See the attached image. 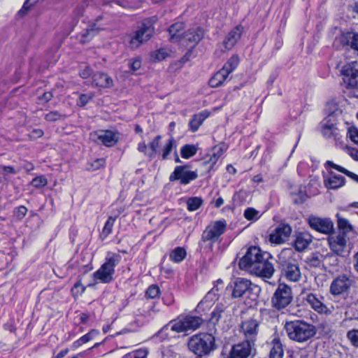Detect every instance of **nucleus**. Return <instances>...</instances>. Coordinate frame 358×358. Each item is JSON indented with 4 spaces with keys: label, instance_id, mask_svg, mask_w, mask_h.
Returning a JSON list of instances; mask_svg holds the SVG:
<instances>
[{
    "label": "nucleus",
    "instance_id": "29",
    "mask_svg": "<svg viewBox=\"0 0 358 358\" xmlns=\"http://www.w3.org/2000/svg\"><path fill=\"white\" fill-rule=\"evenodd\" d=\"M226 150L227 146L224 143L214 146L212 149V153L209 156V159L204 162V164L209 165L210 170L214 169L217 162Z\"/></svg>",
    "mask_w": 358,
    "mask_h": 358
},
{
    "label": "nucleus",
    "instance_id": "25",
    "mask_svg": "<svg viewBox=\"0 0 358 358\" xmlns=\"http://www.w3.org/2000/svg\"><path fill=\"white\" fill-rule=\"evenodd\" d=\"M243 30V27L239 24L228 33L222 43L225 50H231L236 45L240 40Z\"/></svg>",
    "mask_w": 358,
    "mask_h": 358
},
{
    "label": "nucleus",
    "instance_id": "40",
    "mask_svg": "<svg viewBox=\"0 0 358 358\" xmlns=\"http://www.w3.org/2000/svg\"><path fill=\"white\" fill-rule=\"evenodd\" d=\"M226 306L223 303L217 304L210 313L209 322L213 325L216 324L222 317V314L224 312Z\"/></svg>",
    "mask_w": 358,
    "mask_h": 358
},
{
    "label": "nucleus",
    "instance_id": "52",
    "mask_svg": "<svg viewBox=\"0 0 358 358\" xmlns=\"http://www.w3.org/2000/svg\"><path fill=\"white\" fill-rule=\"evenodd\" d=\"M346 336L352 346L358 348V329L348 331Z\"/></svg>",
    "mask_w": 358,
    "mask_h": 358
},
{
    "label": "nucleus",
    "instance_id": "20",
    "mask_svg": "<svg viewBox=\"0 0 358 358\" xmlns=\"http://www.w3.org/2000/svg\"><path fill=\"white\" fill-rule=\"evenodd\" d=\"M292 233V228L287 224H281L276 227L269 235V241L275 245H280L285 242Z\"/></svg>",
    "mask_w": 358,
    "mask_h": 358
},
{
    "label": "nucleus",
    "instance_id": "36",
    "mask_svg": "<svg viewBox=\"0 0 358 358\" xmlns=\"http://www.w3.org/2000/svg\"><path fill=\"white\" fill-rule=\"evenodd\" d=\"M176 150V143L173 136H171L165 143L164 145L158 154L162 160H166L173 150Z\"/></svg>",
    "mask_w": 358,
    "mask_h": 358
},
{
    "label": "nucleus",
    "instance_id": "59",
    "mask_svg": "<svg viewBox=\"0 0 358 358\" xmlns=\"http://www.w3.org/2000/svg\"><path fill=\"white\" fill-rule=\"evenodd\" d=\"M93 71L89 66H85L83 68H81L79 71V75L83 79H87L90 77H92Z\"/></svg>",
    "mask_w": 358,
    "mask_h": 358
},
{
    "label": "nucleus",
    "instance_id": "50",
    "mask_svg": "<svg viewBox=\"0 0 358 358\" xmlns=\"http://www.w3.org/2000/svg\"><path fill=\"white\" fill-rule=\"evenodd\" d=\"M31 185L36 188L43 187L48 184V179L43 175L36 176L30 182Z\"/></svg>",
    "mask_w": 358,
    "mask_h": 358
},
{
    "label": "nucleus",
    "instance_id": "46",
    "mask_svg": "<svg viewBox=\"0 0 358 358\" xmlns=\"http://www.w3.org/2000/svg\"><path fill=\"white\" fill-rule=\"evenodd\" d=\"M239 64V57L237 55H232L224 64L222 69L229 75L238 66Z\"/></svg>",
    "mask_w": 358,
    "mask_h": 358
},
{
    "label": "nucleus",
    "instance_id": "4",
    "mask_svg": "<svg viewBox=\"0 0 358 358\" xmlns=\"http://www.w3.org/2000/svg\"><path fill=\"white\" fill-rule=\"evenodd\" d=\"M324 167L329 173V175L324 176V184L327 189H336L343 187L345 184V179L343 176L337 175L331 169L341 172L350 178L358 183V176L344 167L334 163L331 161H327Z\"/></svg>",
    "mask_w": 358,
    "mask_h": 358
},
{
    "label": "nucleus",
    "instance_id": "60",
    "mask_svg": "<svg viewBox=\"0 0 358 358\" xmlns=\"http://www.w3.org/2000/svg\"><path fill=\"white\" fill-rule=\"evenodd\" d=\"M129 66L131 71L135 72L141 67V59L139 57L131 59L129 63Z\"/></svg>",
    "mask_w": 358,
    "mask_h": 358
},
{
    "label": "nucleus",
    "instance_id": "30",
    "mask_svg": "<svg viewBox=\"0 0 358 358\" xmlns=\"http://www.w3.org/2000/svg\"><path fill=\"white\" fill-rule=\"evenodd\" d=\"M92 83L96 87L108 88L113 86V80L108 74L96 72L92 76Z\"/></svg>",
    "mask_w": 358,
    "mask_h": 358
},
{
    "label": "nucleus",
    "instance_id": "49",
    "mask_svg": "<svg viewBox=\"0 0 358 358\" xmlns=\"http://www.w3.org/2000/svg\"><path fill=\"white\" fill-rule=\"evenodd\" d=\"M160 289L157 285H151L148 287L145 292V296L149 299L159 298L160 295Z\"/></svg>",
    "mask_w": 358,
    "mask_h": 358
},
{
    "label": "nucleus",
    "instance_id": "17",
    "mask_svg": "<svg viewBox=\"0 0 358 358\" xmlns=\"http://www.w3.org/2000/svg\"><path fill=\"white\" fill-rule=\"evenodd\" d=\"M154 34V27L150 24L143 23L130 38V46L136 48L143 42L148 41Z\"/></svg>",
    "mask_w": 358,
    "mask_h": 358
},
{
    "label": "nucleus",
    "instance_id": "34",
    "mask_svg": "<svg viewBox=\"0 0 358 358\" xmlns=\"http://www.w3.org/2000/svg\"><path fill=\"white\" fill-rule=\"evenodd\" d=\"M184 24L182 22H176L173 24L169 28V33L170 35V38L173 42H177L182 39V37L184 34Z\"/></svg>",
    "mask_w": 358,
    "mask_h": 358
},
{
    "label": "nucleus",
    "instance_id": "43",
    "mask_svg": "<svg viewBox=\"0 0 358 358\" xmlns=\"http://www.w3.org/2000/svg\"><path fill=\"white\" fill-rule=\"evenodd\" d=\"M159 312V310L156 308L155 304L153 303L148 306V308L143 310V313H141V316L143 317L145 322H150L152 321L157 314Z\"/></svg>",
    "mask_w": 358,
    "mask_h": 358
},
{
    "label": "nucleus",
    "instance_id": "39",
    "mask_svg": "<svg viewBox=\"0 0 358 358\" xmlns=\"http://www.w3.org/2000/svg\"><path fill=\"white\" fill-rule=\"evenodd\" d=\"M173 324H171V321L165 324L162 328H161L156 334L153 336V339H155L157 341L163 342L164 341L169 340L170 336H169V331L171 330V326Z\"/></svg>",
    "mask_w": 358,
    "mask_h": 358
},
{
    "label": "nucleus",
    "instance_id": "7",
    "mask_svg": "<svg viewBox=\"0 0 358 358\" xmlns=\"http://www.w3.org/2000/svg\"><path fill=\"white\" fill-rule=\"evenodd\" d=\"M226 229L227 222L224 219L216 220L208 224L201 234L199 245L207 242L210 248H212L213 244L219 240L220 237L224 233Z\"/></svg>",
    "mask_w": 358,
    "mask_h": 358
},
{
    "label": "nucleus",
    "instance_id": "58",
    "mask_svg": "<svg viewBox=\"0 0 358 358\" xmlns=\"http://www.w3.org/2000/svg\"><path fill=\"white\" fill-rule=\"evenodd\" d=\"M105 165V159L103 158H99L95 160H94L90 164V167L88 169L91 171H96L99 170L101 167H103Z\"/></svg>",
    "mask_w": 358,
    "mask_h": 358
},
{
    "label": "nucleus",
    "instance_id": "48",
    "mask_svg": "<svg viewBox=\"0 0 358 358\" xmlns=\"http://www.w3.org/2000/svg\"><path fill=\"white\" fill-rule=\"evenodd\" d=\"M262 215L259 210L252 207L247 208L243 213L244 217L252 222L257 221L262 217Z\"/></svg>",
    "mask_w": 358,
    "mask_h": 358
},
{
    "label": "nucleus",
    "instance_id": "44",
    "mask_svg": "<svg viewBox=\"0 0 358 358\" xmlns=\"http://www.w3.org/2000/svg\"><path fill=\"white\" fill-rule=\"evenodd\" d=\"M283 356V350L279 339H273V347L269 353L270 358H282Z\"/></svg>",
    "mask_w": 358,
    "mask_h": 358
},
{
    "label": "nucleus",
    "instance_id": "23",
    "mask_svg": "<svg viewBox=\"0 0 358 358\" xmlns=\"http://www.w3.org/2000/svg\"><path fill=\"white\" fill-rule=\"evenodd\" d=\"M322 134L327 138H332L336 141L341 139V135L339 129L331 120L324 119L321 122Z\"/></svg>",
    "mask_w": 358,
    "mask_h": 358
},
{
    "label": "nucleus",
    "instance_id": "31",
    "mask_svg": "<svg viewBox=\"0 0 358 358\" xmlns=\"http://www.w3.org/2000/svg\"><path fill=\"white\" fill-rule=\"evenodd\" d=\"M203 29L201 27L192 28L185 31L182 37L184 42L197 43L203 37Z\"/></svg>",
    "mask_w": 358,
    "mask_h": 358
},
{
    "label": "nucleus",
    "instance_id": "55",
    "mask_svg": "<svg viewBox=\"0 0 358 358\" xmlns=\"http://www.w3.org/2000/svg\"><path fill=\"white\" fill-rule=\"evenodd\" d=\"M99 334V330L92 329L87 334L83 335L80 338L81 343L83 344L87 343L90 341L92 340L95 336Z\"/></svg>",
    "mask_w": 358,
    "mask_h": 358
},
{
    "label": "nucleus",
    "instance_id": "62",
    "mask_svg": "<svg viewBox=\"0 0 358 358\" xmlns=\"http://www.w3.org/2000/svg\"><path fill=\"white\" fill-rule=\"evenodd\" d=\"M348 134L351 141L358 145V129L353 127H350Z\"/></svg>",
    "mask_w": 358,
    "mask_h": 358
},
{
    "label": "nucleus",
    "instance_id": "42",
    "mask_svg": "<svg viewBox=\"0 0 358 358\" xmlns=\"http://www.w3.org/2000/svg\"><path fill=\"white\" fill-rule=\"evenodd\" d=\"M198 146L194 144H185L180 148V155L183 159H189L197 153Z\"/></svg>",
    "mask_w": 358,
    "mask_h": 358
},
{
    "label": "nucleus",
    "instance_id": "6",
    "mask_svg": "<svg viewBox=\"0 0 358 358\" xmlns=\"http://www.w3.org/2000/svg\"><path fill=\"white\" fill-rule=\"evenodd\" d=\"M203 320L192 315H180L176 319L171 320V331L176 333H183L188 331H195L202 324Z\"/></svg>",
    "mask_w": 358,
    "mask_h": 358
},
{
    "label": "nucleus",
    "instance_id": "1",
    "mask_svg": "<svg viewBox=\"0 0 358 358\" xmlns=\"http://www.w3.org/2000/svg\"><path fill=\"white\" fill-rule=\"evenodd\" d=\"M187 347L196 358H206L216 349L215 338L210 334H199L191 336Z\"/></svg>",
    "mask_w": 358,
    "mask_h": 358
},
{
    "label": "nucleus",
    "instance_id": "63",
    "mask_svg": "<svg viewBox=\"0 0 358 358\" xmlns=\"http://www.w3.org/2000/svg\"><path fill=\"white\" fill-rule=\"evenodd\" d=\"M148 351L146 349H140L130 355V358H147Z\"/></svg>",
    "mask_w": 358,
    "mask_h": 358
},
{
    "label": "nucleus",
    "instance_id": "8",
    "mask_svg": "<svg viewBox=\"0 0 358 358\" xmlns=\"http://www.w3.org/2000/svg\"><path fill=\"white\" fill-rule=\"evenodd\" d=\"M292 301V292L291 287L285 283H280L271 298L272 307L280 310L286 308Z\"/></svg>",
    "mask_w": 358,
    "mask_h": 358
},
{
    "label": "nucleus",
    "instance_id": "22",
    "mask_svg": "<svg viewBox=\"0 0 358 358\" xmlns=\"http://www.w3.org/2000/svg\"><path fill=\"white\" fill-rule=\"evenodd\" d=\"M288 194L294 204L303 203L308 199V195L304 188L299 184L289 183Z\"/></svg>",
    "mask_w": 358,
    "mask_h": 358
},
{
    "label": "nucleus",
    "instance_id": "54",
    "mask_svg": "<svg viewBox=\"0 0 358 358\" xmlns=\"http://www.w3.org/2000/svg\"><path fill=\"white\" fill-rule=\"evenodd\" d=\"M94 97V94L92 92H89L87 94H80L79 96V99L77 101V105L81 107L87 105L90 100Z\"/></svg>",
    "mask_w": 358,
    "mask_h": 358
},
{
    "label": "nucleus",
    "instance_id": "15",
    "mask_svg": "<svg viewBox=\"0 0 358 358\" xmlns=\"http://www.w3.org/2000/svg\"><path fill=\"white\" fill-rule=\"evenodd\" d=\"M341 74L343 82L348 87L355 88L358 86V62H352L342 66Z\"/></svg>",
    "mask_w": 358,
    "mask_h": 358
},
{
    "label": "nucleus",
    "instance_id": "9",
    "mask_svg": "<svg viewBox=\"0 0 358 358\" xmlns=\"http://www.w3.org/2000/svg\"><path fill=\"white\" fill-rule=\"evenodd\" d=\"M270 259H273L272 256L270 253L266 252L258 262L255 263L253 266L252 265V268L250 273L262 278H271L274 273L275 268Z\"/></svg>",
    "mask_w": 358,
    "mask_h": 358
},
{
    "label": "nucleus",
    "instance_id": "10",
    "mask_svg": "<svg viewBox=\"0 0 358 358\" xmlns=\"http://www.w3.org/2000/svg\"><path fill=\"white\" fill-rule=\"evenodd\" d=\"M353 280L347 274H341L336 277L331 282L329 292L333 296L348 294Z\"/></svg>",
    "mask_w": 358,
    "mask_h": 358
},
{
    "label": "nucleus",
    "instance_id": "5",
    "mask_svg": "<svg viewBox=\"0 0 358 358\" xmlns=\"http://www.w3.org/2000/svg\"><path fill=\"white\" fill-rule=\"evenodd\" d=\"M121 259L119 254L108 252L104 263L93 273L94 280L101 283H110L114 280L115 268Z\"/></svg>",
    "mask_w": 358,
    "mask_h": 358
},
{
    "label": "nucleus",
    "instance_id": "2",
    "mask_svg": "<svg viewBox=\"0 0 358 358\" xmlns=\"http://www.w3.org/2000/svg\"><path fill=\"white\" fill-rule=\"evenodd\" d=\"M285 330L287 336L292 341L303 343L313 338L317 332L315 327L303 320L287 322Z\"/></svg>",
    "mask_w": 358,
    "mask_h": 358
},
{
    "label": "nucleus",
    "instance_id": "56",
    "mask_svg": "<svg viewBox=\"0 0 358 358\" xmlns=\"http://www.w3.org/2000/svg\"><path fill=\"white\" fill-rule=\"evenodd\" d=\"M168 56V53L164 49H159L152 52L151 57L154 60L161 61Z\"/></svg>",
    "mask_w": 358,
    "mask_h": 358
},
{
    "label": "nucleus",
    "instance_id": "35",
    "mask_svg": "<svg viewBox=\"0 0 358 358\" xmlns=\"http://www.w3.org/2000/svg\"><path fill=\"white\" fill-rule=\"evenodd\" d=\"M229 74L222 68L213 74L209 80V85L211 87L221 86L229 77Z\"/></svg>",
    "mask_w": 358,
    "mask_h": 358
},
{
    "label": "nucleus",
    "instance_id": "33",
    "mask_svg": "<svg viewBox=\"0 0 358 358\" xmlns=\"http://www.w3.org/2000/svg\"><path fill=\"white\" fill-rule=\"evenodd\" d=\"M210 114V113L208 110H204L194 115L189 122V129L192 132L196 131L199 127L203 124V121L209 117Z\"/></svg>",
    "mask_w": 358,
    "mask_h": 358
},
{
    "label": "nucleus",
    "instance_id": "24",
    "mask_svg": "<svg viewBox=\"0 0 358 358\" xmlns=\"http://www.w3.org/2000/svg\"><path fill=\"white\" fill-rule=\"evenodd\" d=\"M313 236L308 231H297L294 234L293 246L298 252H302L308 248L312 242Z\"/></svg>",
    "mask_w": 358,
    "mask_h": 358
},
{
    "label": "nucleus",
    "instance_id": "37",
    "mask_svg": "<svg viewBox=\"0 0 358 358\" xmlns=\"http://www.w3.org/2000/svg\"><path fill=\"white\" fill-rule=\"evenodd\" d=\"M187 256L186 250L182 247L175 248L169 254V259L173 263L182 262Z\"/></svg>",
    "mask_w": 358,
    "mask_h": 358
},
{
    "label": "nucleus",
    "instance_id": "64",
    "mask_svg": "<svg viewBox=\"0 0 358 358\" xmlns=\"http://www.w3.org/2000/svg\"><path fill=\"white\" fill-rule=\"evenodd\" d=\"M162 301L164 305L170 306L174 303V298L172 294H164L162 297Z\"/></svg>",
    "mask_w": 358,
    "mask_h": 358
},
{
    "label": "nucleus",
    "instance_id": "61",
    "mask_svg": "<svg viewBox=\"0 0 358 358\" xmlns=\"http://www.w3.org/2000/svg\"><path fill=\"white\" fill-rule=\"evenodd\" d=\"M27 213V208L24 206H20L16 208L14 210L15 216L19 219L22 220L24 217Z\"/></svg>",
    "mask_w": 358,
    "mask_h": 358
},
{
    "label": "nucleus",
    "instance_id": "14",
    "mask_svg": "<svg viewBox=\"0 0 358 358\" xmlns=\"http://www.w3.org/2000/svg\"><path fill=\"white\" fill-rule=\"evenodd\" d=\"M304 300L311 308L320 314L329 315L333 313L332 309H334V307L329 308L324 304V297L323 296L313 292H308L306 294Z\"/></svg>",
    "mask_w": 358,
    "mask_h": 358
},
{
    "label": "nucleus",
    "instance_id": "38",
    "mask_svg": "<svg viewBox=\"0 0 358 358\" xmlns=\"http://www.w3.org/2000/svg\"><path fill=\"white\" fill-rule=\"evenodd\" d=\"M99 31V28L96 27V24H93L79 35L78 39L83 43L88 42L98 33Z\"/></svg>",
    "mask_w": 358,
    "mask_h": 358
},
{
    "label": "nucleus",
    "instance_id": "28",
    "mask_svg": "<svg viewBox=\"0 0 358 358\" xmlns=\"http://www.w3.org/2000/svg\"><path fill=\"white\" fill-rule=\"evenodd\" d=\"M252 347L245 342L234 345L227 358H247L250 355Z\"/></svg>",
    "mask_w": 358,
    "mask_h": 358
},
{
    "label": "nucleus",
    "instance_id": "41",
    "mask_svg": "<svg viewBox=\"0 0 358 358\" xmlns=\"http://www.w3.org/2000/svg\"><path fill=\"white\" fill-rule=\"evenodd\" d=\"M116 217L109 216L100 234L101 240H105L112 232Z\"/></svg>",
    "mask_w": 358,
    "mask_h": 358
},
{
    "label": "nucleus",
    "instance_id": "32",
    "mask_svg": "<svg viewBox=\"0 0 358 358\" xmlns=\"http://www.w3.org/2000/svg\"><path fill=\"white\" fill-rule=\"evenodd\" d=\"M338 234L348 236L350 233H355V229L349 220L342 217L339 213L336 215Z\"/></svg>",
    "mask_w": 358,
    "mask_h": 358
},
{
    "label": "nucleus",
    "instance_id": "11",
    "mask_svg": "<svg viewBox=\"0 0 358 358\" xmlns=\"http://www.w3.org/2000/svg\"><path fill=\"white\" fill-rule=\"evenodd\" d=\"M309 227L323 234L330 235L334 231V224L329 217H321L311 215L307 218Z\"/></svg>",
    "mask_w": 358,
    "mask_h": 358
},
{
    "label": "nucleus",
    "instance_id": "57",
    "mask_svg": "<svg viewBox=\"0 0 358 358\" xmlns=\"http://www.w3.org/2000/svg\"><path fill=\"white\" fill-rule=\"evenodd\" d=\"M65 117V115L61 114L58 111H51L45 115V119L47 121L55 122L60 120L61 118Z\"/></svg>",
    "mask_w": 358,
    "mask_h": 358
},
{
    "label": "nucleus",
    "instance_id": "51",
    "mask_svg": "<svg viewBox=\"0 0 358 358\" xmlns=\"http://www.w3.org/2000/svg\"><path fill=\"white\" fill-rule=\"evenodd\" d=\"M218 291V288L217 286H215L210 292H208V294L206 295L204 300L201 301L197 306V309H201L202 306L204 305L205 302L207 301V300L213 301L216 298V292Z\"/></svg>",
    "mask_w": 358,
    "mask_h": 358
},
{
    "label": "nucleus",
    "instance_id": "3",
    "mask_svg": "<svg viewBox=\"0 0 358 358\" xmlns=\"http://www.w3.org/2000/svg\"><path fill=\"white\" fill-rule=\"evenodd\" d=\"M279 268L282 275L291 282H298L301 276L297 260L291 249L283 250L278 256Z\"/></svg>",
    "mask_w": 358,
    "mask_h": 358
},
{
    "label": "nucleus",
    "instance_id": "21",
    "mask_svg": "<svg viewBox=\"0 0 358 358\" xmlns=\"http://www.w3.org/2000/svg\"><path fill=\"white\" fill-rule=\"evenodd\" d=\"M328 243L331 250L337 255L343 257L347 245V237L342 234H336L328 237Z\"/></svg>",
    "mask_w": 358,
    "mask_h": 358
},
{
    "label": "nucleus",
    "instance_id": "12",
    "mask_svg": "<svg viewBox=\"0 0 358 358\" xmlns=\"http://www.w3.org/2000/svg\"><path fill=\"white\" fill-rule=\"evenodd\" d=\"M187 165L176 166L174 171L170 175L169 180L171 181L180 180V185H186L190 183L191 181L196 180L198 178V173L196 171H189Z\"/></svg>",
    "mask_w": 358,
    "mask_h": 358
},
{
    "label": "nucleus",
    "instance_id": "16",
    "mask_svg": "<svg viewBox=\"0 0 358 358\" xmlns=\"http://www.w3.org/2000/svg\"><path fill=\"white\" fill-rule=\"evenodd\" d=\"M266 252L262 251L259 247L253 246L248 249L245 255L240 259L238 265L241 269L252 271V265L258 262Z\"/></svg>",
    "mask_w": 358,
    "mask_h": 358
},
{
    "label": "nucleus",
    "instance_id": "26",
    "mask_svg": "<svg viewBox=\"0 0 358 358\" xmlns=\"http://www.w3.org/2000/svg\"><path fill=\"white\" fill-rule=\"evenodd\" d=\"M252 289V283L250 280L243 278H238L234 281L232 296L234 298L241 297L249 293Z\"/></svg>",
    "mask_w": 358,
    "mask_h": 358
},
{
    "label": "nucleus",
    "instance_id": "19",
    "mask_svg": "<svg viewBox=\"0 0 358 358\" xmlns=\"http://www.w3.org/2000/svg\"><path fill=\"white\" fill-rule=\"evenodd\" d=\"M162 140V136H156L148 145L145 141L140 142L138 144V150L143 153L145 157L150 159H153L157 155L160 154L159 149Z\"/></svg>",
    "mask_w": 358,
    "mask_h": 358
},
{
    "label": "nucleus",
    "instance_id": "45",
    "mask_svg": "<svg viewBox=\"0 0 358 358\" xmlns=\"http://www.w3.org/2000/svg\"><path fill=\"white\" fill-rule=\"evenodd\" d=\"M203 203V200L199 196L189 197L187 200V208L189 211L192 212L198 210Z\"/></svg>",
    "mask_w": 358,
    "mask_h": 358
},
{
    "label": "nucleus",
    "instance_id": "13",
    "mask_svg": "<svg viewBox=\"0 0 358 358\" xmlns=\"http://www.w3.org/2000/svg\"><path fill=\"white\" fill-rule=\"evenodd\" d=\"M259 321L254 317L242 322L241 328L245 338V343L252 346L255 345L259 332Z\"/></svg>",
    "mask_w": 358,
    "mask_h": 358
},
{
    "label": "nucleus",
    "instance_id": "27",
    "mask_svg": "<svg viewBox=\"0 0 358 358\" xmlns=\"http://www.w3.org/2000/svg\"><path fill=\"white\" fill-rule=\"evenodd\" d=\"M97 140L106 147L115 145L118 140V133L111 130H101L95 133Z\"/></svg>",
    "mask_w": 358,
    "mask_h": 358
},
{
    "label": "nucleus",
    "instance_id": "47",
    "mask_svg": "<svg viewBox=\"0 0 358 358\" xmlns=\"http://www.w3.org/2000/svg\"><path fill=\"white\" fill-rule=\"evenodd\" d=\"M39 0H25L22 8L17 13L19 18L24 17L27 13L38 2Z\"/></svg>",
    "mask_w": 358,
    "mask_h": 358
},
{
    "label": "nucleus",
    "instance_id": "53",
    "mask_svg": "<svg viewBox=\"0 0 358 358\" xmlns=\"http://www.w3.org/2000/svg\"><path fill=\"white\" fill-rule=\"evenodd\" d=\"M92 1V0H84L82 1L79 5L76 6V8L73 10V15L76 18H78L80 16H81L83 13V11L85 10V8L86 6H90V3Z\"/></svg>",
    "mask_w": 358,
    "mask_h": 358
},
{
    "label": "nucleus",
    "instance_id": "18",
    "mask_svg": "<svg viewBox=\"0 0 358 358\" xmlns=\"http://www.w3.org/2000/svg\"><path fill=\"white\" fill-rule=\"evenodd\" d=\"M336 42L339 43L346 50H351L355 55L358 56V32L355 31H343L336 38Z\"/></svg>",
    "mask_w": 358,
    "mask_h": 358
}]
</instances>
